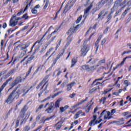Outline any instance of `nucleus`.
Returning <instances> with one entry per match:
<instances>
[{"label":"nucleus","instance_id":"f257e3e1","mask_svg":"<svg viewBox=\"0 0 131 131\" xmlns=\"http://www.w3.org/2000/svg\"><path fill=\"white\" fill-rule=\"evenodd\" d=\"M21 84H18L15 88L14 90L9 94L7 99L5 101V103H7L9 105L12 104L15 99L18 100L20 98V95H22L23 93H25V89H23V87H20Z\"/></svg>","mask_w":131,"mask_h":131},{"label":"nucleus","instance_id":"f03ea898","mask_svg":"<svg viewBox=\"0 0 131 131\" xmlns=\"http://www.w3.org/2000/svg\"><path fill=\"white\" fill-rule=\"evenodd\" d=\"M50 77V75H48L45 76V77L42 79V80L38 84L36 88L37 90H39V89L42 85V84H44L41 86V88L40 89V92L38 94V97L39 98H40V96L42 95V93L43 92H46L47 90H48V86H49V84L48 83V81H47V79Z\"/></svg>","mask_w":131,"mask_h":131},{"label":"nucleus","instance_id":"7ed1b4c3","mask_svg":"<svg viewBox=\"0 0 131 131\" xmlns=\"http://www.w3.org/2000/svg\"><path fill=\"white\" fill-rule=\"evenodd\" d=\"M79 26H80V25H77L76 26L74 29L73 28H70L69 30H68V32L67 33V34L69 36L67 38V39L68 40V42H67L65 47L66 48H67L70 43H71V42L72 41V40L73 39V33H75L77 30H78V29L79 28Z\"/></svg>","mask_w":131,"mask_h":131},{"label":"nucleus","instance_id":"20e7f679","mask_svg":"<svg viewBox=\"0 0 131 131\" xmlns=\"http://www.w3.org/2000/svg\"><path fill=\"white\" fill-rule=\"evenodd\" d=\"M95 33H93L89 37L88 39H86L83 43V45L81 47V57H85V56H86V54H88V52L89 51H90V46L89 45H84V43H86L88 41H90L91 40V39L92 38V37L94 35Z\"/></svg>","mask_w":131,"mask_h":131},{"label":"nucleus","instance_id":"39448f33","mask_svg":"<svg viewBox=\"0 0 131 131\" xmlns=\"http://www.w3.org/2000/svg\"><path fill=\"white\" fill-rule=\"evenodd\" d=\"M105 60H101L99 61V64L96 66H92L91 67L89 64H83L81 67L82 70L86 71V72H93L96 70V67H99L101 64H104Z\"/></svg>","mask_w":131,"mask_h":131},{"label":"nucleus","instance_id":"423d86ee","mask_svg":"<svg viewBox=\"0 0 131 131\" xmlns=\"http://www.w3.org/2000/svg\"><path fill=\"white\" fill-rule=\"evenodd\" d=\"M108 1L109 0H101L100 2H99L97 4H96V7L92 9V14H95L96 12L99 11V10H100V9H102V8H103V6L105 5V4H106V3L108 2Z\"/></svg>","mask_w":131,"mask_h":131},{"label":"nucleus","instance_id":"0eeeda50","mask_svg":"<svg viewBox=\"0 0 131 131\" xmlns=\"http://www.w3.org/2000/svg\"><path fill=\"white\" fill-rule=\"evenodd\" d=\"M103 115H104L103 119L104 120L106 119H107V120H110V119H111V118H112V116H110V112H106V110H104L101 112L100 116H99L98 119H100L102 118V116H103Z\"/></svg>","mask_w":131,"mask_h":131},{"label":"nucleus","instance_id":"6e6552de","mask_svg":"<svg viewBox=\"0 0 131 131\" xmlns=\"http://www.w3.org/2000/svg\"><path fill=\"white\" fill-rule=\"evenodd\" d=\"M50 31V29H48L46 32L45 33V34L42 36V37L40 38V40H37L33 45V46L32 47V49H33V48H34V47H35V45H36V43H38L39 45H40L41 46V45H42V42H43V38H45V37H46V35H47V34L48 33L49 31Z\"/></svg>","mask_w":131,"mask_h":131},{"label":"nucleus","instance_id":"1a4fd4ad","mask_svg":"<svg viewBox=\"0 0 131 131\" xmlns=\"http://www.w3.org/2000/svg\"><path fill=\"white\" fill-rule=\"evenodd\" d=\"M114 12H115V8H114V7H113L111 9L110 13L106 16L107 21L105 22V24H107V23H108L109 21H110V20L112 19V15L113 14V13H114Z\"/></svg>","mask_w":131,"mask_h":131},{"label":"nucleus","instance_id":"9d476101","mask_svg":"<svg viewBox=\"0 0 131 131\" xmlns=\"http://www.w3.org/2000/svg\"><path fill=\"white\" fill-rule=\"evenodd\" d=\"M50 105L46 110L45 112H47L48 114H51L54 112L55 107H54V103L51 102Z\"/></svg>","mask_w":131,"mask_h":131},{"label":"nucleus","instance_id":"9b49d317","mask_svg":"<svg viewBox=\"0 0 131 131\" xmlns=\"http://www.w3.org/2000/svg\"><path fill=\"white\" fill-rule=\"evenodd\" d=\"M26 79V78H21V77L18 76L15 78L13 82L12 83L13 84V85H17L18 83H20V82H22V81H24Z\"/></svg>","mask_w":131,"mask_h":131},{"label":"nucleus","instance_id":"f8f14e48","mask_svg":"<svg viewBox=\"0 0 131 131\" xmlns=\"http://www.w3.org/2000/svg\"><path fill=\"white\" fill-rule=\"evenodd\" d=\"M27 110H28V107H27V105H25L20 111V116L21 118H24L25 113H26V111H27Z\"/></svg>","mask_w":131,"mask_h":131},{"label":"nucleus","instance_id":"ddd939ff","mask_svg":"<svg viewBox=\"0 0 131 131\" xmlns=\"http://www.w3.org/2000/svg\"><path fill=\"white\" fill-rule=\"evenodd\" d=\"M78 62V57H73L71 61V67L70 68H73L74 66L76 65V63Z\"/></svg>","mask_w":131,"mask_h":131},{"label":"nucleus","instance_id":"4468645a","mask_svg":"<svg viewBox=\"0 0 131 131\" xmlns=\"http://www.w3.org/2000/svg\"><path fill=\"white\" fill-rule=\"evenodd\" d=\"M72 3V0H70L68 4H66L64 7L63 13H67V12H68V11H69L71 9V8H72V5L69 6V4H71Z\"/></svg>","mask_w":131,"mask_h":131},{"label":"nucleus","instance_id":"2eb2a0df","mask_svg":"<svg viewBox=\"0 0 131 131\" xmlns=\"http://www.w3.org/2000/svg\"><path fill=\"white\" fill-rule=\"evenodd\" d=\"M102 37H103V35H99L96 41L95 42V47L96 48V53H97L99 50V43L100 42V40L102 39Z\"/></svg>","mask_w":131,"mask_h":131},{"label":"nucleus","instance_id":"dca6fc26","mask_svg":"<svg viewBox=\"0 0 131 131\" xmlns=\"http://www.w3.org/2000/svg\"><path fill=\"white\" fill-rule=\"evenodd\" d=\"M61 93H62V92L59 91V92L55 93L52 97L48 96L46 98H45L44 100H42V101H41L40 102V103H43V102H46V101H47V100H50V99H51V97L52 98V99H54V98H55V97H57V96H58L59 94H61Z\"/></svg>","mask_w":131,"mask_h":131},{"label":"nucleus","instance_id":"f3484780","mask_svg":"<svg viewBox=\"0 0 131 131\" xmlns=\"http://www.w3.org/2000/svg\"><path fill=\"white\" fill-rule=\"evenodd\" d=\"M18 21H16L15 19H14V18L12 17L9 21V26L10 27H15Z\"/></svg>","mask_w":131,"mask_h":131},{"label":"nucleus","instance_id":"a211bd4d","mask_svg":"<svg viewBox=\"0 0 131 131\" xmlns=\"http://www.w3.org/2000/svg\"><path fill=\"white\" fill-rule=\"evenodd\" d=\"M94 4V1H93L91 4L90 5L87 7L84 11V16H85L86 14H89L90 13V11H91L92 8H93V4Z\"/></svg>","mask_w":131,"mask_h":131},{"label":"nucleus","instance_id":"6ab92c4d","mask_svg":"<svg viewBox=\"0 0 131 131\" xmlns=\"http://www.w3.org/2000/svg\"><path fill=\"white\" fill-rule=\"evenodd\" d=\"M107 14H108V12L107 11L106 12V9H103L99 13L98 18L100 19L101 17H102V18H104V17H105V16H106Z\"/></svg>","mask_w":131,"mask_h":131},{"label":"nucleus","instance_id":"aec40b11","mask_svg":"<svg viewBox=\"0 0 131 131\" xmlns=\"http://www.w3.org/2000/svg\"><path fill=\"white\" fill-rule=\"evenodd\" d=\"M35 58V56L34 55H31L29 58H28V59L23 63V66H25V65H28L33 60V59Z\"/></svg>","mask_w":131,"mask_h":131},{"label":"nucleus","instance_id":"412c9836","mask_svg":"<svg viewBox=\"0 0 131 131\" xmlns=\"http://www.w3.org/2000/svg\"><path fill=\"white\" fill-rule=\"evenodd\" d=\"M62 124H63V122L58 121L53 126L56 127V130H60L62 127Z\"/></svg>","mask_w":131,"mask_h":131},{"label":"nucleus","instance_id":"4be33fe9","mask_svg":"<svg viewBox=\"0 0 131 131\" xmlns=\"http://www.w3.org/2000/svg\"><path fill=\"white\" fill-rule=\"evenodd\" d=\"M62 25H63V23H61L60 24V25L59 26V27L55 29V30L54 31V32H52L51 33V34H49L48 35V37L47 38V40H49V39H50V38H51V37H52V35H53V34H54V33H56V32H57V31H58V30H59V29H60V28H61L62 27Z\"/></svg>","mask_w":131,"mask_h":131},{"label":"nucleus","instance_id":"5701e85b","mask_svg":"<svg viewBox=\"0 0 131 131\" xmlns=\"http://www.w3.org/2000/svg\"><path fill=\"white\" fill-rule=\"evenodd\" d=\"M114 123H116L118 125H122V124H124V118H121L118 121H114Z\"/></svg>","mask_w":131,"mask_h":131},{"label":"nucleus","instance_id":"b1692460","mask_svg":"<svg viewBox=\"0 0 131 131\" xmlns=\"http://www.w3.org/2000/svg\"><path fill=\"white\" fill-rule=\"evenodd\" d=\"M75 83V82H72L71 83L67 85V90L68 91V92H69V91H71V90H72V87L74 86Z\"/></svg>","mask_w":131,"mask_h":131},{"label":"nucleus","instance_id":"393cba45","mask_svg":"<svg viewBox=\"0 0 131 131\" xmlns=\"http://www.w3.org/2000/svg\"><path fill=\"white\" fill-rule=\"evenodd\" d=\"M61 101H62V99L61 98H59L56 101L54 108H59L60 107V102Z\"/></svg>","mask_w":131,"mask_h":131},{"label":"nucleus","instance_id":"a878e982","mask_svg":"<svg viewBox=\"0 0 131 131\" xmlns=\"http://www.w3.org/2000/svg\"><path fill=\"white\" fill-rule=\"evenodd\" d=\"M57 61H58L57 58H56V57L54 59V60H53V63L51 65V67L46 71V72H48V71L51 70V69H52V68H53V67H54V66H55V65H56V63H57Z\"/></svg>","mask_w":131,"mask_h":131},{"label":"nucleus","instance_id":"bb28decb","mask_svg":"<svg viewBox=\"0 0 131 131\" xmlns=\"http://www.w3.org/2000/svg\"><path fill=\"white\" fill-rule=\"evenodd\" d=\"M68 108H69V105H65L64 107H60L59 113H63V112H64Z\"/></svg>","mask_w":131,"mask_h":131},{"label":"nucleus","instance_id":"cd10ccee","mask_svg":"<svg viewBox=\"0 0 131 131\" xmlns=\"http://www.w3.org/2000/svg\"><path fill=\"white\" fill-rule=\"evenodd\" d=\"M88 99L89 97H86L85 99L81 100L79 102L76 104V107H78V106H80V105H81L83 103H84V102H86Z\"/></svg>","mask_w":131,"mask_h":131},{"label":"nucleus","instance_id":"c85d7f7f","mask_svg":"<svg viewBox=\"0 0 131 131\" xmlns=\"http://www.w3.org/2000/svg\"><path fill=\"white\" fill-rule=\"evenodd\" d=\"M98 90H100V86H98L97 87H94V88L90 90L89 92V94H93V93L96 92V91H98Z\"/></svg>","mask_w":131,"mask_h":131},{"label":"nucleus","instance_id":"c756f323","mask_svg":"<svg viewBox=\"0 0 131 131\" xmlns=\"http://www.w3.org/2000/svg\"><path fill=\"white\" fill-rule=\"evenodd\" d=\"M93 120H91L89 123L90 126H93V124L95 123V121L97 120V115H94L93 117Z\"/></svg>","mask_w":131,"mask_h":131},{"label":"nucleus","instance_id":"7c9ffc66","mask_svg":"<svg viewBox=\"0 0 131 131\" xmlns=\"http://www.w3.org/2000/svg\"><path fill=\"white\" fill-rule=\"evenodd\" d=\"M82 113V111L80 110L78 112H77L76 113V114L74 115V119H77V118H79V116L80 115V114H81Z\"/></svg>","mask_w":131,"mask_h":131},{"label":"nucleus","instance_id":"2f4dec72","mask_svg":"<svg viewBox=\"0 0 131 131\" xmlns=\"http://www.w3.org/2000/svg\"><path fill=\"white\" fill-rule=\"evenodd\" d=\"M32 68H33V66H32L29 68L28 71L26 73V75L25 77V78H26V79L27 78V77H28V76H29V74H30V73H31V71L32 70Z\"/></svg>","mask_w":131,"mask_h":131},{"label":"nucleus","instance_id":"473e14b6","mask_svg":"<svg viewBox=\"0 0 131 131\" xmlns=\"http://www.w3.org/2000/svg\"><path fill=\"white\" fill-rule=\"evenodd\" d=\"M30 116V114H27V115L26 116L25 118L21 120V122H20V124H23L24 122H26V120H27V119H28V118H29V116Z\"/></svg>","mask_w":131,"mask_h":131},{"label":"nucleus","instance_id":"72a5a7b5","mask_svg":"<svg viewBox=\"0 0 131 131\" xmlns=\"http://www.w3.org/2000/svg\"><path fill=\"white\" fill-rule=\"evenodd\" d=\"M121 2H122V0H116L113 7H114L115 8H116V7H118V6H119V4H120V3H121Z\"/></svg>","mask_w":131,"mask_h":131},{"label":"nucleus","instance_id":"f704fd0d","mask_svg":"<svg viewBox=\"0 0 131 131\" xmlns=\"http://www.w3.org/2000/svg\"><path fill=\"white\" fill-rule=\"evenodd\" d=\"M64 53H65V49H62V52L61 53L58 54L56 58L59 60V59H60V58H61V57L64 55Z\"/></svg>","mask_w":131,"mask_h":131},{"label":"nucleus","instance_id":"c9c22d12","mask_svg":"<svg viewBox=\"0 0 131 131\" xmlns=\"http://www.w3.org/2000/svg\"><path fill=\"white\" fill-rule=\"evenodd\" d=\"M62 6H63V4H62V5L60 7V9H59V10L56 12V13L55 14V16L53 18V20H56V19H57V18H58V15H59V13L61 11V10H62Z\"/></svg>","mask_w":131,"mask_h":131},{"label":"nucleus","instance_id":"e433bc0d","mask_svg":"<svg viewBox=\"0 0 131 131\" xmlns=\"http://www.w3.org/2000/svg\"><path fill=\"white\" fill-rule=\"evenodd\" d=\"M24 13V11H23V9H21L20 10V11L17 13L16 15L13 16V18H16V16L18 17L19 16H21V15H22Z\"/></svg>","mask_w":131,"mask_h":131},{"label":"nucleus","instance_id":"4c0bfd02","mask_svg":"<svg viewBox=\"0 0 131 131\" xmlns=\"http://www.w3.org/2000/svg\"><path fill=\"white\" fill-rule=\"evenodd\" d=\"M101 80H103V77H101V78H98V79H96L93 82V83L91 84V88H93L94 86V84H95V83H96V82H97V81H100Z\"/></svg>","mask_w":131,"mask_h":131},{"label":"nucleus","instance_id":"58836bf2","mask_svg":"<svg viewBox=\"0 0 131 131\" xmlns=\"http://www.w3.org/2000/svg\"><path fill=\"white\" fill-rule=\"evenodd\" d=\"M33 86H31L29 89H28L26 92L25 91V92H24V94L22 95L21 97H25V96H26V95H27V94H28V93H29V91H30V90H31V89H33Z\"/></svg>","mask_w":131,"mask_h":131},{"label":"nucleus","instance_id":"ea45409f","mask_svg":"<svg viewBox=\"0 0 131 131\" xmlns=\"http://www.w3.org/2000/svg\"><path fill=\"white\" fill-rule=\"evenodd\" d=\"M130 10V8H128L126 10H125L124 12H123L122 14V17H124L126 15V14H127V11H129Z\"/></svg>","mask_w":131,"mask_h":131},{"label":"nucleus","instance_id":"a19ab883","mask_svg":"<svg viewBox=\"0 0 131 131\" xmlns=\"http://www.w3.org/2000/svg\"><path fill=\"white\" fill-rule=\"evenodd\" d=\"M54 50L53 48H51L46 53V54L44 55V57H47L48 56L50 55L51 52L52 51V50Z\"/></svg>","mask_w":131,"mask_h":131},{"label":"nucleus","instance_id":"79ce46f5","mask_svg":"<svg viewBox=\"0 0 131 131\" xmlns=\"http://www.w3.org/2000/svg\"><path fill=\"white\" fill-rule=\"evenodd\" d=\"M129 58V56H127V57H125V58L123 59V61H122L120 64H118V65H119V66H122V65H123V64H124V62H125L126 60L127 59H128Z\"/></svg>","mask_w":131,"mask_h":131},{"label":"nucleus","instance_id":"37998d69","mask_svg":"<svg viewBox=\"0 0 131 131\" xmlns=\"http://www.w3.org/2000/svg\"><path fill=\"white\" fill-rule=\"evenodd\" d=\"M39 69H40V70H41V69H42V67H41V66H39L35 70V72L33 73V75H35L36 74V73H37L38 72V71H39Z\"/></svg>","mask_w":131,"mask_h":131},{"label":"nucleus","instance_id":"c03bdc74","mask_svg":"<svg viewBox=\"0 0 131 131\" xmlns=\"http://www.w3.org/2000/svg\"><path fill=\"white\" fill-rule=\"evenodd\" d=\"M112 91V88L110 89H105L104 92L102 93V95H106L107 93L111 92Z\"/></svg>","mask_w":131,"mask_h":131},{"label":"nucleus","instance_id":"a18cd8bd","mask_svg":"<svg viewBox=\"0 0 131 131\" xmlns=\"http://www.w3.org/2000/svg\"><path fill=\"white\" fill-rule=\"evenodd\" d=\"M21 18H23V19H24L25 20H27V19L29 18V16H28V13H25L23 15V16H21Z\"/></svg>","mask_w":131,"mask_h":131},{"label":"nucleus","instance_id":"49530a36","mask_svg":"<svg viewBox=\"0 0 131 131\" xmlns=\"http://www.w3.org/2000/svg\"><path fill=\"white\" fill-rule=\"evenodd\" d=\"M81 19H82V15H81L79 16V17H78V18L76 20V24H78V23H79V22H80V21H81Z\"/></svg>","mask_w":131,"mask_h":131},{"label":"nucleus","instance_id":"de8ad7c7","mask_svg":"<svg viewBox=\"0 0 131 131\" xmlns=\"http://www.w3.org/2000/svg\"><path fill=\"white\" fill-rule=\"evenodd\" d=\"M92 107H93V103L90 104L86 110L85 112L86 113H89V112H90L91 109H92Z\"/></svg>","mask_w":131,"mask_h":131},{"label":"nucleus","instance_id":"09e8293b","mask_svg":"<svg viewBox=\"0 0 131 131\" xmlns=\"http://www.w3.org/2000/svg\"><path fill=\"white\" fill-rule=\"evenodd\" d=\"M106 100H107V97H102L100 100V102L102 101V104H105V103H106Z\"/></svg>","mask_w":131,"mask_h":131},{"label":"nucleus","instance_id":"8fccbe9b","mask_svg":"<svg viewBox=\"0 0 131 131\" xmlns=\"http://www.w3.org/2000/svg\"><path fill=\"white\" fill-rule=\"evenodd\" d=\"M61 42H62V39H61L58 42V43L55 48V51H57V50H58V48H59V47H60V46H61Z\"/></svg>","mask_w":131,"mask_h":131},{"label":"nucleus","instance_id":"3c124183","mask_svg":"<svg viewBox=\"0 0 131 131\" xmlns=\"http://www.w3.org/2000/svg\"><path fill=\"white\" fill-rule=\"evenodd\" d=\"M54 117H55V115L51 116L49 117H47L45 119L46 121H49L50 120H51V119H52V118H54Z\"/></svg>","mask_w":131,"mask_h":131},{"label":"nucleus","instance_id":"603ef678","mask_svg":"<svg viewBox=\"0 0 131 131\" xmlns=\"http://www.w3.org/2000/svg\"><path fill=\"white\" fill-rule=\"evenodd\" d=\"M31 4V2H30L29 4H28L26 7L25 8L24 10H23V12H24V13H25L26 11H27V10L28 9V7H30V5Z\"/></svg>","mask_w":131,"mask_h":131},{"label":"nucleus","instance_id":"864d4df0","mask_svg":"<svg viewBox=\"0 0 131 131\" xmlns=\"http://www.w3.org/2000/svg\"><path fill=\"white\" fill-rule=\"evenodd\" d=\"M47 49V47L44 46L43 48L41 49L40 51H39V53H40V54H42V53H43V52H45V51H46Z\"/></svg>","mask_w":131,"mask_h":131},{"label":"nucleus","instance_id":"5fc2aeb1","mask_svg":"<svg viewBox=\"0 0 131 131\" xmlns=\"http://www.w3.org/2000/svg\"><path fill=\"white\" fill-rule=\"evenodd\" d=\"M31 13L32 14H33V15H35V14H36L37 13V10L35 9L34 8H33L31 10Z\"/></svg>","mask_w":131,"mask_h":131},{"label":"nucleus","instance_id":"6e6d98bb","mask_svg":"<svg viewBox=\"0 0 131 131\" xmlns=\"http://www.w3.org/2000/svg\"><path fill=\"white\" fill-rule=\"evenodd\" d=\"M123 78V76L118 77L117 80L115 83V85H116V84H117L118 83V82L119 81L120 79H121Z\"/></svg>","mask_w":131,"mask_h":131},{"label":"nucleus","instance_id":"4d7b16f0","mask_svg":"<svg viewBox=\"0 0 131 131\" xmlns=\"http://www.w3.org/2000/svg\"><path fill=\"white\" fill-rule=\"evenodd\" d=\"M25 131H29L30 130V126L29 125H26L24 128Z\"/></svg>","mask_w":131,"mask_h":131},{"label":"nucleus","instance_id":"13d9d810","mask_svg":"<svg viewBox=\"0 0 131 131\" xmlns=\"http://www.w3.org/2000/svg\"><path fill=\"white\" fill-rule=\"evenodd\" d=\"M106 41H107V38H104L102 39V40L101 41V46H104V45H105V43L106 42Z\"/></svg>","mask_w":131,"mask_h":131},{"label":"nucleus","instance_id":"bf43d9fd","mask_svg":"<svg viewBox=\"0 0 131 131\" xmlns=\"http://www.w3.org/2000/svg\"><path fill=\"white\" fill-rule=\"evenodd\" d=\"M124 84H125V85H126V86H128V85H129V84H130V83L128 82V80H125L124 81Z\"/></svg>","mask_w":131,"mask_h":131},{"label":"nucleus","instance_id":"052dcab7","mask_svg":"<svg viewBox=\"0 0 131 131\" xmlns=\"http://www.w3.org/2000/svg\"><path fill=\"white\" fill-rule=\"evenodd\" d=\"M48 6H49V1H47L46 2L45 5L44 6V7H43V10H46V9H47V8H48Z\"/></svg>","mask_w":131,"mask_h":131},{"label":"nucleus","instance_id":"680f3d73","mask_svg":"<svg viewBox=\"0 0 131 131\" xmlns=\"http://www.w3.org/2000/svg\"><path fill=\"white\" fill-rule=\"evenodd\" d=\"M52 42L50 40H49V41L45 44V46L46 47V48H48V47H49V46H50V45H51Z\"/></svg>","mask_w":131,"mask_h":131},{"label":"nucleus","instance_id":"e2e57ef3","mask_svg":"<svg viewBox=\"0 0 131 131\" xmlns=\"http://www.w3.org/2000/svg\"><path fill=\"white\" fill-rule=\"evenodd\" d=\"M101 121H103V120L102 119H100L98 121L96 120L95 121H94V125H95V124H97V123H100V122H101Z\"/></svg>","mask_w":131,"mask_h":131},{"label":"nucleus","instance_id":"0e129e2a","mask_svg":"<svg viewBox=\"0 0 131 131\" xmlns=\"http://www.w3.org/2000/svg\"><path fill=\"white\" fill-rule=\"evenodd\" d=\"M41 117V115H38L36 118V121H39L40 120V118Z\"/></svg>","mask_w":131,"mask_h":131},{"label":"nucleus","instance_id":"69168bd1","mask_svg":"<svg viewBox=\"0 0 131 131\" xmlns=\"http://www.w3.org/2000/svg\"><path fill=\"white\" fill-rule=\"evenodd\" d=\"M122 10H121V9H119L115 14V16L116 17V16H118V14H119V13H121V12L122 11Z\"/></svg>","mask_w":131,"mask_h":131},{"label":"nucleus","instance_id":"338daca9","mask_svg":"<svg viewBox=\"0 0 131 131\" xmlns=\"http://www.w3.org/2000/svg\"><path fill=\"white\" fill-rule=\"evenodd\" d=\"M29 47V44L25 45V47H21V50H26V49H27V48H28Z\"/></svg>","mask_w":131,"mask_h":131},{"label":"nucleus","instance_id":"774afa93","mask_svg":"<svg viewBox=\"0 0 131 131\" xmlns=\"http://www.w3.org/2000/svg\"><path fill=\"white\" fill-rule=\"evenodd\" d=\"M129 113V112H124L122 114V115L123 116H126L127 115H128V114Z\"/></svg>","mask_w":131,"mask_h":131}]
</instances>
